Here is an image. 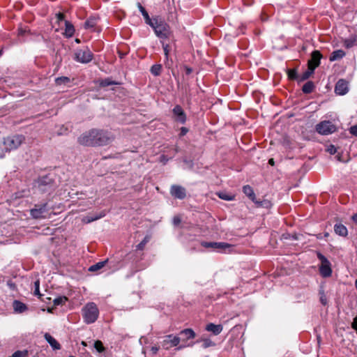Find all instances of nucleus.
<instances>
[{"label": "nucleus", "mask_w": 357, "mask_h": 357, "mask_svg": "<svg viewBox=\"0 0 357 357\" xmlns=\"http://www.w3.org/2000/svg\"><path fill=\"white\" fill-rule=\"evenodd\" d=\"M113 139L107 131L92 129L82 134L78 138V142L84 146H105L112 142Z\"/></svg>", "instance_id": "nucleus-1"}, {"label": "nucleus", "mask_w": 357, "mask_h": 357, "mask_svg": "<svg viewBox=\"0 0 357 357\" xmlns=\"http://www.w3.org/2000/svg\"><path fill=\"white\" fill-rule=\"evenodd\" d=\"M149 25L154 30L155 35L159 38H168L171 33L169 26L159 17L152 18V21Z\"/></svg>", "instance_id": "nucleus-2"}, {"label": "nucleus", "mask_w": 357, "mask_h": 357, "mask_svg": "<svg viewBox=\"0 0 357 357\" xmlns=\"http://www.w3.org/2000/svg\"><path fill=\"white\" fill-rule=\"evenodd\" d=\"M247 197L253 203L256 208H270L272 206L271 201L264 196L256 194L253 189L247 185Z\"/></svg>", "instance_id": "nucleus-3"}, {"label": "nucleus", "mask_w": 357, "mask_h": 357, "mask_svg": "<svg viewBox=\"0 0 357 357\" xmlns=\"http://www.w3.org/2000/svg\"><path fill=\"white\" fill-rule=\"evenodd\" d=\"M84 322L87 324L94 323L98 318L99 310L96 303H87L82 309Z\"/></svg>", "instance_id": "nucleus-4"}, {"label": "nucleus", "mask_w": 357, "mask_h": 357, "mask_svg": "<svg viewBox=\"0 0 357 357\" xmlns=\"http://www.w3.org/2000/svg\"><path fill=\"white\" fill-rule=\"evenodd\" d=\"M202 246L206 248H211L213 250L224 253H230L232 252L234 248L233 245L224 242H206L202 241L201 243Z\"/></svg>", "instance_id": "nucleus-5"}, {"label": "nucleus", "mask_w": 357, "mask_h": 357, "mask_svg": "<svg viewBox=\"0 0 357 357\" xmlns=\"http://www.w3.org/2000/svg\"><path fill=\"white\" fill-rule=\"evenodd\" d=\"M24 139V137L22 135L8 137L3 140V149H5L6 151L15 150L21 145Z\"/></svg>", "instance_id": "nucleus-6"}, {"label": "nucleus", "mask_w": 357, "mask_h": 357, "mask_svg": "<svg viewBox=\"0 0 357 357\" xmlns=\"http://www.w3.org/2000/svg\"><path fill=\"white\" fill-rule=\"evenodd\" d=\"M48 211L47 203L36 204L34 208L30 210V215L34 219H43L47 218Z\"/></svg>", "instance_id": "nucleus-7"}, {"label": "nucleus", "mask_w": 357, "mask_h": 357, "mask_svg": "<svg viewBox=\"0 0 357 357\" xmlns=\"http://www.w3.org/2000/svg\"><path fill=\"white\" fill-rule=\"evenodd\" d=\"M336 130V126L330 121H321L316 126V131L322 135L332 134Z\"/></svg>", "instance_id": "nucleus-8"}, {"label": "nucleus", "mask_w": 357, "mask_h": 357, "mask_svg": "<svg viewBox=\"0 0 357 357\" xmlns=\"http://www.w3.org/2000/svg\"><path fill=\"white\" fill-rule=\"evenodd\" d=\"M317 255L318 259L321 261V266H319V273L324 278L331 276L332 274V270L330 261L321 252H317Z\"/></svg>", "instance_id": "nucleus-9"}, {"label": "nucleus", "mask_w": 357, "mask_h": 357, "mask_svg": "<svg viewBox=\"0 0 357 357\" xmlns=\"http://www.w3.org/2000/svg\"><path fill=\"white\" fill-rule=\"evenodd\" d=\"M93 59V54L88 47L77 49L75 52V59L82 63H87Z\"/></svg>", "instance_id": "nucleus-10"}, {"label": "nucleus", "mask_w": 357, "mask_h": 357, "mask_svg": "<svg viewBox=\"0 0 357 357\" xmlns=\"http://www.w3.org/2000/svg\"><path fill=\"white\" fill-rule=\"evenodd\" d=\"M38 188L43 192H47L53 189L54 180L50 176H45L38 178Z\"/></svg>", "instance_id": "nucleus-11"}, {"label": "nucleus", "mask_w": 357, "mask_h": 357, "mask_svg": "<svg viewBox=\"0 0 357 357\" xmlns=\"http://www.w3.org/2000/svg\"><path fill=\"white\" fill-rule=\"evenodd\" d=\"M171 195L178 199H183L186 197V190L179 185H172L170 188Z\"/></svg>", "instance_id": "nucleus-12"}, {"label": "nucleus", "mask_w": 357, "mask_h": 357, "mask_svg": "<svg viewBox=\"0 0 357 357\" xmlns=\"http://www.w3.org/2000/svg\"><path fill=\"white\" fill-rule=\"evenodd\" d=\"M180 342V337L173 335H168L164 337L162 346L166 349L177 346Z\"/></svg>", "instance_id": "nucleus-13"}, {"label": "nucleus", "mask_w": 357, "mask_h": 357, "mask_svg": "<svg viewBox=\"0 0 357 357\" xmlns=\"http://www.w3.org/2000/svg\"><path fill=\"white\" fill-rule=\"evenodd\" d=\"M173 114L175 116V120L181 123H185L186 121V115L180 105H176L173 110Z\"/></svg>", "instance_id": "nucleus-14"}, {"label": "nucleus", "mask_w": 357, "mask_h": 357, "mask_svg": "<svg viewBox=\"0 0 357 357\" xmlns=\"http://www.w3.org/2000/svg\"><path fill=\"white\" fill-rule=\"evenodd\" d=\"M349 91L348 82L341 79L335 84V91L337 94L343 96L345 95Z\"/></svg>", "instance_id": "nucleus-15"}, {"label": "nucleus", "mask_w": 357, "mask_h": 357, "mask_svg": "<svg viewBox=\"0 0 357 357\" xmlns=\"http://www.w3.org/2000/svg\"><path fill=\"white\" fill-rule=\"evenodd\" d=\"M321 59V54L319 51L314 50L312 52L311 59L308 61V66L314 68L315 69L320 64V60Z\"/></svg>", "instance_id": "nucleus-16"}, {"label": "nucleus", "mask_w": 357, "mask_h": 357, "mask_svg": "<svg viewBox=\"0 0 357 357\" xmlns=\"http://www.w3.org/2000/svg\"><path fill=\"white\" fill-rule=\"evenodd\" d=\"M222 326L220 324H214L210 323L206 325V330L208 332H211L213 335H218L222 331Z\"/></svg>", "instance_id": "nucleus-17"}, {"label": "nucleus", "mask_w": 357, "mask_h": 357, "mask_svg": "<svg viewBox=\"0 0 357 357\" xmlns=\"http://www.w3.org/2000/svg\"><path fill=\"white\" fill-rule=\"evenodd\" d=\"M334 231L336 234L345 237L348 234L347 228L342 223H337L334 225Z\"/></svg>", "instance_id": "nucleus-18"}, {"label": "nucleus", "mask_w": 357, "mask_h": 357, "mask_svg": "<svg viewBox=\"0 0 357 357\" xmlns=\"http://www.w3.org/2000/svg\"><path fill=\"white\" fill-rule=\"evenodd\" d=\"M45 340L50 344L53 349H60V344L49 333H46L44 335Z\"/></svg>", "instance_id": "nucleus-19"}, {"label": "nucleus", "mask_w": 357, "mask_h": 357, "mask_svg": "<svg viewBox=\"0 0 357 357\" xmlns=\"http://www.w3.org/2000/svg\"><path fill=\"white\" fill-rule=\"evenodd\" d=\"M344 45L347 48H351L357 45V34H352L344 40Z\"/></svg>", "instance_id": "nucleus-20"}, {"label": "nucleus", "mask_w": 357, "mask_h": 357, "mask_svg": "<svg viewBox=\"0 0 357 357\" xmlns=\"http://www.w3.org/2000/svg\"><path fill=\"white\" fill-rule=\"evenodd\" d=\"M98 20H99V18L98 17H96V16L90 17L84 22V28L88 29H93L96 26V24L98 22Z\"/></svg>", "instance_id": "nucleus-21"}, {"label": "nucleus", "mask_w": 357, "mask_h": 357, "mask_svg": "<svg viewBox=\"0 0 357 357\" xmlns=\"http://www.w3.org/2000/svg\"><path fill=\"white\" fill-rule=\"evenodd\" d=\"M345 56V52L342 50L333 51L329 57L330 61H334L342 59Z\"/></svg>", "instance_id": "nucleus-22"}, {"label": "nucleus", "mask_w": 357, "mask_h": 357, "mask_svg": "<svg viewBox=\"0 0 357 357\" xmlns=\"http://www.w3.org/2000/svg\"><path fill=\"white\" fill-rule=\"evenodd\" d=\"M75 28L73 25L68 21H65V35L68 38H70L74 35Z\"/></svg>", "instance_id": "nucleus-23"}, {"label": "nucleus", "mask_w": 357, "mask_h": 357, "mask_svg": "<svg viewBox=\"0 0 357 357\" xmlns=\"http://www.w3.org/2000/svg\"><path fill=\"white\" fill-rule=\"evenodd\" d=\"M13 305L15 312L18 313H22L27 309L26 305L19 301H14Z\"/></svg>", "instance_id": "nucleus-24"}, {"label": "nucleus", "mask_w": 357, "mask_h": 357, "mask_svg": "<svg viewBox=\"0 0 357 357\" xmlns=\"http://www.w3.org/2000/svg\"><path fill=\"white\" fill-rule=\"evenodd\" d=\"M137 7L142 13V16L144 18L146 24H149L152 21V18H151L149 15V13L146 10V9L142 6L140 3H137Z\"/></svg>", "instance_id": "nucleus-25"}, {"label": "nucleus", "mask_w": 357, "mask_h": 357, "mask_svg": "<svg viewBox=\"0 0 357 357\" xmlns=\"http://www.w3.org/2000/svg\"><path fill=\"white\" fill-rule=\"evenodd\" d=\"M315 69L314 68H311L308 66V68L306 71H305L298 78V82H303L307 79L313 73Z\"/></svg>", "instance_id": "nucleus-26"}, {"label": "nucleus", "mask_w": 357, "mask_h": 357, "mask_svg": "<svg viewBox=\"0 0 357 357\" xmlns=\"http://www.w3.org/2000/svg\"><path fill=\"white\" fill-rule=\"evenodd\" d=\"M314 84L312 81L307 82L302 87V91L304 93L308 94L313 91L314 89Z\"/></svg>", "instance_id": "nucleus-27"}, {"label": "nucleus", "mask_w": 357, "mask_h": 357, "mask_svg": "<svg viewBox=\"0 0 357 357\" xmlns=\"http://www.w3.org/2000/svg\"><path fill=\"white\" fill-rule=\"evenodd\" d=\"M180 335L185 336L187 340L192 339L195 337V332L190 328H186L181 331Z\"/></svg>", "instance_id": "nucleus-28"}, {"label": "nucleus", "mask_w": 357, "mask_h": 357, "mask_svg": "<svg viewBox=\"0 0 357 357\" xmlns=\"http://www.w3.org/2000/svg\"><path fill=\"white\" fill-rule=\"evenodd\" d=\"M70 82V79L68 77H59L55 79V83L56 85H68Z\"/></svg>", "instance_id": "nucleus-29"}, {"label": "nucleus", "mask_w": 357, "mask_h": 357, "mask_svg": "<svg viewBox=\"0 0 357 357\" xmlns=\"http://www.w3.org/2000/svg\"><path fill=\"white\" fill-rule=\"evenodd\" d=\"M107 261L108 260L107 259L105 261H99V262H98V263L91 266L89 268V271H91V272H93V271H96L98 270L101 269L102 268H103L105 266V265L106 264Z\"/></svg>", "instance_id": "nucleus-30"}, {"label": "nucleus", "mask_w": 357, "mask_h": 357, "mask_svg": "<svg viewBox=\"0 0 357 357\" xmlns=\"http://www.w3.org/2000/svg\"><path fill=\"white\" fill-rule=\"evenodd\" d=\"M217 195L219 197V198L223 200L230 201L234 199L233 195L228 194L227 192L224 191L218 192H217Z\"/></svg>", "instance_id": "nucleus-31"}, {"label": "nucleus", "mask_w": 357, "mask_h": 357, "mask_svg": "<svg viewBox=\"0 0 357 357\" xmlns=\"http://www.w3.org/2000/svg\"><path fill=\"white\" fill-rule=\"evenodd\" d=\"M151 73L154 76H158L161 73L162 66L160 64H155L151 68Z\"/></svg>", "instance_id": "nucleus-32"}, {"label": "nucleus", "mask_w": 357, "mask_h": 357, "mask_svg": "<svg viewBox=\"0 0 357 357\" xmlns=\"http://www.w3.org/2000/svg\"><path fill=\"white\" fill-rule=\"evenodd\" d=\"M202 347L203 349H206V348H208V347H215V343L214 342H213L211 340L208 339V338H204V339H202Z\"/></svg>", "instance_id": "nucleus-33"}, {"label": "nucleus", "mask_w": 357, "mask_h": 357, "mask_svg": "<svg viewBox=\"0 0 357 357\" xmlns=\"http://www.w3.org/2000/svg\"><path fill=\"white\" fill-rule=\"evenodd\" d=\"M93 347L98 353H102L105 351V347L103 346V344L100 340L95 341Z\"/></svg>", "instance_id": "nucleus-34"}, {"label": "nucleus", "mask_w": 357, "mask_h": 357, "mask_svg": "<svg viewBox=\"0 0 357 357\" xmlns=\"http://www.w3.org/2000/svg\"><path fill=\"white\" fill-rule=\"evenodd\" d=\"M114 84H118V83L111 80V79H109V78L102 79L100 82V86H102V87H105V86H111V85H114Z\"/></svg>", "instance_id": "nucleus-35"}, {"label": "nucleus", "mask_w": 357, "mask_h": 357, "mask_svg": "<svg viewBox=\"0 0 357 357\" xmlns=\"http://www.w3.org/2000/svg\"><path fill=\"white\" fill-rule=\"evenodd\" d=\"M67 298L66 296H59L54 299L53 303L54 305H62L66 303Z\"/></svg>", "instance_id": "nucleus-36"}, {"label": "nucleus", "mask_w": 357, "mask_h": 357, "mask_svg": "<svg viewBox=\"0 0 357 357\" xmlns=\"http://www.w3.org/2000/svg\"><path fill=\"white\" fill-rule=\"evenodd\" d=\"M288 77L290 79H298L297 71L295 69H289L287 71Z\"/></svg>", "instance_id": "nucleus-37"}, {"label": "nucleus", "mask_w": 357, "mask_h": 357, "mask_svg": "<svg viewBox=\"0 0 357 357\" xmlns=\"http://www.w3.org/2000/svg\"><path fill=\"white\" fill-rule=\"evenodd\" d=\"M149 237L145 236L144 238L136 246V249L139 250H143L146 244L149 242Z\"/></svg>", "instance_id": "nucleus-38"}, {"label": "nucleus", "mask_w": 357, "mask_h": 357, "mask_svg": "<svg viewBox=\"0 0 357 357\" xmlns=\"http://www.w3.org/2000/svg\"><path fill=\"white\" fill-rule=\"evenodd\" d=\"M40 281L39 280H37L34 282V295L38 296L40 297L42 295L40 293Z\"/></svg>", "instance_id": "nucleus-39"}, {"label": "nucleus", "mask_w": 357, "mask_h": 357, "mask_svg": "<svg viewBox=\"0 0 357 357\" xmlns=\"http://www.w3.org/2000/svg\"><path fill=\"white\" fill-rule=\"evenodd\" d=\"M319 294H320V301H321V304H323L324 305H326L327 304V298L324 294V290L320 291Z\"/></svg>", "instance_id": "nucleus-40"}, {"label": "nucleus", "mask_w": 357, "mask_h": 357, "mask_svg": "<svg viewBox=\"0 0 357 357\" xmlns=\"http://www.w3.org/2000/svg\"><path fill=\"white\" fill-rule=\"evenodd\" d=\"M162 48H163L166 59H168L169 52L170 51L169 45L168 44L162 43Z\"/></svg>", "instance_id": "nucleus-41"}, {"label": "nucleus", "mask_w": 357, "mask_h": 357, "mask_svg": "<svg viewBox=\"0 0 357 357\" xmlns=\"http://www.w3.org/2000/svg\"><path fill=\"white\" fill-rule=\"evenodd\" d=\"M327 151L331 154L333 155L337 152V149L334 145H330L327 148Z\"/></svg>", "instance_id": "nucleus-42"}, {"label": "nucleus", "mask_w": 357, "mask_h": 357, "mask_svg": "<svg viewBox=\"0 0 357 357\" xmlns=\"http://www.w3.org/2000/svg\"><path fill=\"white\" fill-rule=\"evenodd\" d=\"M28 31H29V30L26 29H24L22 27H20L18 29V36L20 37V36H23L25 35L26 33H27Z\"/></svg>", "instance_id": "nucleus-43"}, {"label": "nucleus", "mask_w": 357, "mask_h": 357, "mask_svg": "<svg viewBox=\"0 0 357 357\" xmlns=\"http://www.w3.org/2000/svg\"><path fill=\"white\" fill-rule=\"evenodd\" d=\"M349 132L351 135L357 136V124L350 128Z\"/></svg>", "instance_id": "nucleus-44"}, {"label": "nucleus", "mask_w": 357, "mask_h": 357, "mask_svg": "<svg viewBox=\"0 0 357 357\" xmlns=\"http://www.w3.org/2000/svg\"><path fill=\"white\" fill-rule=\"evenodd\" d=\"M105 215V213H103V212H102V213H100V215H98V216H96V217H92L91 219H89V220H88V222H91V221L96 220H98V219H100V218H101L104 217Z\"/></svg>", "instance_id": "nucleus-45"}, {"label": "nucleus", "mask_w": 357, "mask_h": 357, "mask_svg": "<svg viewBox=\"0 0 357 357\" xmlns=\"http://www.w3.org/2000/svg\"><path fill=\"white\" fill-rule=\"evenodd\" d=\"M181 222V220L180 218V217L178 216H174V218H173V224L175 225V226H177Z\"/></svg>", "instance_id": "nucleus-46"}, {"label": "nucleus", "mask_w": 357, "mask_h": 357, "mask_svg": "<svg viewBox=\"0 0 357 357\" xmlns=\"http://www.w3.org/2000/svg\"><path fill=\"white\" fill-rule=\"evenodd\" d=\"M56 19L58 22H61L64 20V15L61 13H59L56 14Z\"/></svg>", "instance_id": "nucleus-47"}, {"label": "nucleus", "mask_w": 357, "mask_h": 357, "mask_svg": "<svg viewBox=\"0 0 357 357\" xmlns=\"http://www.w3.org/2000/svg\"><path fill=\"white\" fill-rule=\"evenodd\" d=\"M351 326L357 333V316L354 319Z\"/></svg>", "instance_id": "nucleus-48"}, {"label": "nucleus", "mask_w": 357, "mask_h": 357, "mask_svg": "<svg viewBox=\"0 0 357 357\" xmlns=\"http://www.w3.org/2000/svg\"><path fill=\"white\" fill-rule=\"evenodd\" d=\"M158 349H159V347L154 346L151 348L150 351L151 352V354L153 355H155L158 351Z\"/></svg>", "instance_id": "nucleus-49"}, {"label": "nucleus", "mask_w": 357, "mask_h": 357, "mask_svg": "<svg viewBox=\"0 0 357 357\" xmlns=\"http://www.w3.org/2000/svg\"><path fill=\"white\" fill-rule=\"evenodd\" d=\"M188 132V128H185V127H182L181 128V133H180V135L181 136H184L185 135H186V133Z\"/></svg>", "instance_id": "nucleus-50"}, {"label": "nucleus", "mask_w": 357, "mask_h": 357, "mask_svg": "<svg viewBox=\"0 0 357 357\" xmlns=\"http://www.w3.org/2000/svg\"><path fill=\"white\" fill-rule=\"evenodd\" d=\"M168 160L169 159L166 155H162L160 156V162H162L163 164H165Z\"/></svg>", "instance_id": "nucleus-51"}, {"label": "nucleus", "mask_w": 357, "mask_h": 357, "mask_svg": "<svg viewBox=\"0 0 357 357\" xmlns=\"http://www.w3.org/2000/svg\"><path fill=\"white\" fill-rule=\"evenodd\" d=\"M185 70L186 75H190L192 72V68L190 67H188V66L185 67Z\"/></svg>", "instance_id": "nucleus-52"}, {"label": "nucleus", "mask_w": 357, "mask_h": 357, "mask_svg": "<svg viewBox=\"0 0 357 357\" xmlns=\"http://www.w3.org/2000/svg\"><path fill=\"white\" fill-rule=\"evenodd\" d=\"M351 219L356 224H357V213L354 214Z\"/></svg>", "instance_id": "nucleus-53"}, {"label": "nucleus", "mask_w": 357, "mask_h": 357, "mask_svg": "<svg viewBox=\"0 0 357 357\" xmlns=\"http://www.w3.org/2000/svg\"><path fill=\"white\" fill-rule=\"evenodd\" d=\"M268 164L271 165V166H273L275 165V161H274L273 158L269 159Z\"/></svg>", "instance_id": "nucleus-54"}, {"label": "nucleus", "mask_w": 357, "mask_h": 357, "mask_svg": "<svg viewBox=\"0 0 357 357\" xmlns=\"http://www.w3.org/2000/svg\"><path fill=\"white\" fill-rule=\"evenodd\" d=\"M336 157H337V160L342 161L341 156L340 154H338Z\"/></svg>", "instance_id": "nucleus-55"}, {"label": "nucleus", "mask_w": 357, "mask_h": 357, "mask_svg": "<svg viewBox=\"0 0 357 357\" xmlns=\"http://www.w3.org/2000/svg\"><path fill=\"white\" fill-rule=\"evenodd\" d=\"M81 344H82V345H83L84 347H86V346H87L86 342H84V341H82V342H81Z\"/></svg>", "instance_id": "nucleus-56"}, {"label": "nucleus", "mask_w": 357, "mask_h": 357, "mask_svg": "<svg viewBox=\"0 0 357 357\" xmlns=\"http://www.w3.org/2000/svg\"><path fill=\"white\" fill-rule=\"evenodd\" d=\"M8 285H9L10 287H13V286H14V284L13 283H11L10 282H8Z\"/></svg>", "instance_id": "nucleus-57"}, {"label": "nucleus", "mask_w": 357, "mask_h": 357, "mask_svg": "<svg viewBox=\"0 0 357 357\" xmlns=\"http://www.w3.org/2000/svg\"><path fill=\"white\" fill-rule=\"evenodd\" d=\"M242 191L245 193V185L242 187Z\"/></svg>", "instance_id": "nucleus-58"}, {"label": "nucleus", "mask_w": 357, "mask_h": 357, "mask_svg": "<svg viewBox=\"0 0 357 357\" xmlns=\"http://www.w3.org/2000/svg\"><path fill=\"white\" fill-rule=\"evenodd\" d=\"M329 236V234L328 232L325 233L324 234V236L325 237H328Z\"/></svg>", "instance_id": "nucleus-59"}, {"label": "nucleus", "mask_w": 357, "mask_h": 357, "mask_svg": "<svg viewBox=\"0 0 357 357\" xmlns=\"http://www.w3.org/2000/svg\"><path fill=\"white\" fill-rule=\"evenodd\" d=\"M3 157V155L1 153H0V158H2Z\"/></svg>", "instance_id": "nucleus-60"}, {"label": "nucleus", "mask_w": 357, "mask_h": 357, "mask_svg": "<svg viewBox=\"0 0 357 357\" xmlns=\"http://www.w3.org/2000/svg\"><path fill=\"white\" fill-rule=\"evenodd\" d=\"M246 5L248 6L249 5V2H248V0H247V3H246Z\"/></svg>", "instance_id": "nucleus-61"}, {"label": "nucleus", "mask_w": 357, "mask_h": 357, "mask_svg": "<svg viewBox=\"0 0 357 357\" xmlns=\"http://www.w3.org/2000/svg\"><path fill=\"white\" fill-rule=\"evenodd\" d=\"M77 43H79V40L78 39H76Z\"/></svg>", "instance_id": "nucleus-62"}, {"label": "nucleus", "mask_w": 357, "mask_h": 357, "mask_svg": "<svg viewBox=\"0 0 357 357\" xmlns=\"http://www.w3.org/2000/svg\"><path fill=\"white\" fill-rule=\"evenodd\" d=\"M2 54V50L0 51V56Z\"/></svg>", "instance_id": "nucleus-63"}, {"label": "nucleus", "mask_w": 357, "mask_h": 357, "mask_svg": "<svg viewBox=\"0 0 357 357\" xmlns=\"http://www.w3.org/2000/svg\"><path fill=\"white\" fill-rule=\"evenodd\" d=\"M69 357H75V356H69Z\"/></svg>", "instance_id": "nucleus-64"}]
</instances>
